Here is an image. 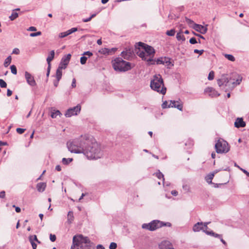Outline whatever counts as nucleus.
<instances>
[{
	"label": "nucleus",
	"mask_w": 249,
	"mask_h": 249,
	"mask_svg": "<svg viewBox=\"0 0 249 249\" xmlns=\"http://www.w3.org/2000/svg\"><path fill=\"white\" fill-rule=\"evenodd\" d=\"M67 147L71 153H83L89 159H98L103 155L99 144L88 135L81 136L68 143Z\"/></svg>",
	"instance_id": "nucleus-1"
},
{
	"label": "nucleus",
	"mask_w": 249,
	"mask_h": 249,
	"mask_svg": "<svg viewBox=\"0 0 249 249\" xmlns=\"http://www.w3.org/2000/svg\"><path fill=\"white\" fill-rule=\"evenodd\" d=\"M135 52L142 60L147 61L148 64H154L155 61L152 58L155 53V50L152 47L139 42L135 46Z\"/></svg>",
	"instance_id": "nucleus-2"
},
{
	"label": "nucleus",
	"mask_w": 249,
	"mask_h": 249,
	"mask_svg": "<svg viewBox=\"0 0 249 249\" xmlns=\"http://www.w3.org/2000/svg\"><path fill=\"white\" fill-rule=\"evenodd\" d=\"M71 249H95L94 244L87 237L82 235L74 236Z\"/></svg>",
	"instance_id": "nucleus-3"
},
{
	"label": "nucleus",
	"mask_w": 249,
	"mask_h": 249,
	"mask_svg": "<svg viewBox=\"0 0 249 249\" xmlns=\"http://www.w3.org/2000/svg\"><path fill=\"white\" fill-rule=\"evenodd\" d=\"M150 87L151 89L162 94L166 93V89L164 86L163 80L161 75L155 74L153 79L151 81Z\"/></svg>",
	"instance_id": "nucleus-4"
},
{
	"label": "nucleus",
	"mask_w": 249,
	"mask_h": 249,
	"mask_svg": "<svg viewBox=\"0 0 249 249\" xmlns=\"http://www.w3.org/2000/svg\"><path fill=\"white\" fill-rule=\"evenodd\" d=\"M112 65L115 71L124 72L131 69V64L124 60L122 58L117 57L112 61Z\"/></svg>",
	"instance_id": "nucleus-5"
},
{
	"label": "nucleus",
	"mask_w": 249,
	"mask_h": 249,
	"mask_svg": "<svg viewBox=\"0 0 249 249\" xmlns=\"http://www.w3.org/2000/svg\"><path fill=\"white\" fill-rule=\"evenodd\" d=\"M164 226L170 227L171 224L169 222L164 223L158 220H154L148 224H143L142 228L150 231H154Z\"/></svg>",
	"instance_id": "nucleus-6"
},
{
	"label": "nucleus",
	"mask_w": 249,
	"mask_h": 249,
	"mask_svg": "<svg viewBox=\"0 0 249 249\" xmlns=\"http://www.w3.org/2000/svg\"><path fill=\"white\" fill-rule=\"evenodd\" d=\"M228 143L223 139H219L215 144V149L217 153H226L230 150Z\"/></svg>",
	"instance_id": "nucleus-7"
},
{
	"label": "nucleus",
	"mask_w": 249,
	"mask_h": 249,
	"mask_svg": "<svg viewBox=\"0 0 249 249\" xmlns=\"http://www.w3.org/2000/svg\"><path fill=\"white\" fill-rule=\"evenodd\" d=\"M81 110V106L79 105H77L76 106L70 108L68 109L65 114V116L66 117H71L73 115H76L80 112Z\"/></svg>",
	"instance_id": "nucleus-8"
},
{
	"label": "nucleus",
	"mask_w": 249,
	"mask_h": 249,
	"mask_svg": "<svg viewBox=\"0 0 249 249\" xmlns=\"http://www.w3.org/2000/svg\"><path fill=\"white\" fill-rule=\"evenodd\" d=\"M133 50L130 48H125L124 51L121 53V55L125 59L129 60L133 56Z\"/></svg>",
	"instance_id": "nucleus-9"
},
{
	"label": "nucleus",
	"mask_w": 249,
	"mask_h": 249,
	"mask_svg": "<svg viewBox=\"0 0 249 249\" xmlns=\"http://www.w3.org/2000/svg\"><path fill=\"white\" fill-rule=\"evenodd\" d=\"M25 77L27 83L31 86L34 87L36 86V84L35 80L34 77L28 71L25 72Z\"/></svg>",
	"instance_id": "nucleus-10"
},
{
	"label": "nucleus",
	"mask_w": 249,
	"mask_h": 249,
	"mask_svg": "<svg viewBox=\"0 0 249 249\" xmlns=\"http://www.w3.org/2000/svg\"><path fill=\"white\" fill-rule=\"evenodd\" d=\"M175 107L178 108L180 111L183 109V104L179 101H170V104L168 105V107Z\"/></svg>",
	"instance_id": "nucleus-11"
},
{
	"label": "nucleus",
	"mask_w": 249,
	"mask_h": 249,
	"mask_svg": "<svg viewBox=\"0 0 249 249\" xmlns=\"http://www.w3.org/2000/svg\"><path fill=\"white\" fill-rule=\"evenodd\" d=\"M207 26L208 25H206V26H204L200 24H196L195 25V26L193 27V29L202 34H205L207 33L208 30L207 28Z\"/></svg>",
	"instance_id": "nucleus-12"
},
{
	"label": "nucleus",
	"mask_w": 249,
	"mask_h": 249,
	"mask_svg": "<svg viewBox=\"0 0 249 249\" xmlns=\"http://www.w3.org/2000/svg\"><path fill=\"white\" fill-rule=\"evenodd\" d=\"M193 231L194 232H198L200 231H202L203 232H204L205 230L204 228L203 223L201 222H197L195 224L193 227Z\"/></svg>",
	"instance_id": "nucleus-13"
},
{
	"label": "nucleus",
	"mask_w": 249,
	"mask_h": 249,
	"mask_svg": "<svg viewBox=\"0 0 249 249\" xmlns=\"http://www.w3.org/2000/svg\"><path fill=\"white\" fill-rule=\"evenodd\" d=\"M157 64H165L168 66L171 64L170 59L168 57H161L158 58L156 61Z\"/></svg>",
	"instance_id": "nucleus-14"
},
{
	"label": "nucleus",
	"mask_w": 249,
	"mask_h": 249,
	"mask_svg": "<svg viewBox=\"0 0 249 249\" xmlns=\"http://www.w3.org/2000/svg\"><path fill=\"white\" fill-rule=\"evenodd\" d=\"M77 31V28H72L71 29H70L66 32L60 33L59 34V37L60 38L65 37Z\"/></svg>",
	"instance_id": "nucleus-15"
},
{
	"label": "nucleus",
	"mask_w": 249,
	"mask_h": 249,
	"mask_svg": "<svg viewBox=\"0 0 249 249\" xmlns=\"http://www.w3.org/2000/svg\"><path fill=\"white\" fill-rule=\"evenodd\" d=\"M235 127H244L246 126V123L243 121L242 118H237L234 123Z\"/></svg>",
	"instance_id": "nucleus-16"
},
{
	"label": "nucleus",
	"mask_w": 249,
	"mask_h": 249,
	"mask_svg": "<svg viewBox=\"0 0 249 249\" xmlns=\"http://www.w3.org/2000/svg\"><path fill=\"white\" fill-rule=\"evenodd\" d=\"M229 82V80L228 78L225 76H223L221 79L217 80V84L219 87H221L224 85L227 86Z\"/></svg>",
	"instance_id": "nucleus-17"
},
{
	"label": "nucleus",
	"mask_w": 249,
	"mask_h": 249,
	"mask_svg": "<svg viewBox=\"0 0 249 249\" xmlns=\"http://www.w3.org/2000/svg\"><path fill=\"white\" fill-rule=\"evenodd\" d=\"M170 246H172L171 243L167 240L162 241L159 245V248L160 249H169Z\"/></svg>",
	"instance_id": "nucleus-18"
},
{
	"label": "nucleus",
	"mask_w": 249,
	"mask_h": 249,
	"mask_svg": "<svg viewBox=\"0 0 249 249\" xmlns=\"http://www.w3.org/2000/svg\"><path fill=\"white\" fill-rule=\"evenodd\" d=\"M205 93H209V95L212 96H218L219 94L212 88H207L205 89Z\"/></svg>",
	"instance_id": "nucleus-19"
},
{
	"label": "nucleus",
	"mask_w": 249,
	"mask_h": 249,
	"mask_svg": "<svg viewBox=\"0 0 249 249\" xmlns=\"http://www.w3.org/2000/svg\"><path fill=\"white\" fill-rule=\"evenodd\" d=\"M46 187V184L44 182H39L36 185V188L38 192H43Z\"/></svg>",
	"instance_id": "nucleus-20"
},
{
	"label": "nucleus",
	"mask_w": 249,
	"mask_h": 249,
	"mask_svg": "<svg viewBox=\"0 0 249 249\" xmlns=\"http://www.w3.org/2000/svg\"><path fill=\"white\" fill-rule=\"evenodd\" d=\"M54 51L52 50L50 52V54L47 58V62L48 66H51V62L53 60L54 56Z\"/></svg>",
	"instance_id": "nucleus-21"
},
{
	"label": "nucleus",
	"mask_w": 249,
	"mask_h": 249,
	"mask_svg": "<svg viewBox=\"0 0 249 249\" xmlns=\"http://www.w3.org/2000/svg\"><path fill=\"white\" fill-rule=\"evenodd\" d=\"M71 58V54H68L66 55H65L61 59V62L63 63L66 66L68 65V64L69 63V61Z\"/></svg>",
	"instance_id": "nucleus-22"
},
{
	"label": "nucleus",
	"mask_w": 249,
	"mask_h": 249,
	"mask_svg": "<svg viewBox=\"0 0 249 249\" xmlns=\"http://www.w3.org/2000/svg\"><path fill=\"white\" fill-rule=\"evenodd\" d=\"M74 220L73 213L72 211H69L67 215V222L71 224Z\"/></svg>",
	"instance_id": "nucleus-23"
},
{
	"label": "nucleus",
	"mask_w": 249,
	"mask_h": 249,
	"mask_svg": "<svg viewBox=\"0 0 249 249\" xmlns=\"http://www.w3.org/2000/svg\"><path fill=\"white\" fill-rule=\"evenodd\" d=\"M61 113L58 110H54L52 112L51 117L52 118H55L57 116H60Z\"/></svg>",
	"instance_id": "nucleus-24"
},
{
	"label": "nucleus",
	"mask_w": 249,
	"mask_h": 249,
	"mask_svg": "<svg viewBox=\"0 0 249 249\" xmlns=\"http://www.w3.org/2000/svg\"><path fill=\"white\" fill-rule=\"evenodd\" d=\"M18 16V13L15 11V10H13L12 12L11 15L9 17V18L11 20L13 21L17 18Z\"/></svg>",
	"instance_id": "nucleus-25"
},
{
	"label": "nucleus",
	"mask_w": 249,
	"mask_h": 249,
	"mask_svg": "<svg viewBox=\"0 0 249 249\" xmlns=\"http://www.w3.org/2000/svg\"><path fill=\"white\" fill-rule=\"evenodd\" d=\"M214 177V174L210 173L206 177V180L209 183H212V179Z\"/></svg>",
	"instance_id": "nucleus-26"
},
{
	"label": "nucleus",
	"mask_w": 249,
	"mask_h": 249,
	"mask_svg": "<svg viewBox=\"0 0 249 249\" xmlns=\"http://www.w3.org/2000/svg\"><path fill=\"white\" fill-rule=\"evenodd\" d=\"M12 58L11 56H8L5 60L4 62V66L5 67H8L11 62Z\"/></svg>",
	"instance_id": "nucleus-27"
},
{
	"label": "nucleus",
	"mask_w": 249,
	"mask_h": 249,
	"mask_svg": "<svg viewBox=\"0 0 249 249\" xmlns=\"http://www.w3.org/2000/svg\"><path fill=\"white\" fill-rule=\"evenodd\" d=\"M185 21L190 27H192L193 28V27L195 26V25L196 24V23H195L194 21L186 17L185 18Z\"/></svg>",
	"instance_id": "nucleus-28"
},
{
	"label": "nucleus",
	"mask_w": 249,
	"mask_h": 249,
	"mask_svg": "<svg viewBox=\"0 0 249 249\" xmlns=\"http://www.w3.org/2000/svg\"><path fill=\"white\" fill-rule=\"evenodd\" d=\"M177 39L178 41H184L185 40V38L184 36L182 34L181 32L178 33L177 34L176 36Z\"/></svg>",
	"instance_id": "nucleus-29"
},
{
	"label": "nucleus",
	"mask_w": 249,
	"mask_h": 249,
	"mask_svg": "<svg viewBox=\"0 0 249 249\" xmlns=\"http://www.w3.org/2000/svg\"><path fill=\"white\" fill-rule=\"evenodd\" d=\"M72 160H73V159L72 158L66 159L65 158H64L62 160V162L64 165H68L69 163H70Z\"/></svg>",
	"instance_id": "nucleus-30"
},
{
	"label": "nucleus",
	"mask_w": 249,
	"mask_h": 249,
	"mask_svg": "<svg viewBox=\"0 0 249 249\" xmlns=\"http://www.w3.org/2000/svg\"><path fill=\"white\" fill-rule=\"evenodd\" d=\"M62 70H60L57 69L56 71V78L57 80H58V81H60V80L61 79V78L62 77Z\"/></svg>",
	"instance_id": "nucleus-31"
},
{
	"label": "nucleus",
	"mask_w": 249,
	"mask_h": 249,
	"mask_svg": "<svg viewBox=\"0 0 249 249\" xmlns=\"http://www.w3.org/2000/svg\"><path fill=\"white\" fill-rule=\"evenodd\" d=\"M156 176L159 178V179H162L163 180V184L164 185V176L162 174V173H161L159 170L158 172H157L156 174Z\"/></svg>",
	"instance_id": "nucleus-32"
},
{
	"label": "nucleus",
	"mask_w": 249,
	"mask_h": 249,
	"mask_svg": "<svg viewBox=\"0 0 249 249\" xmlns=\"http://www.w3.org/2000/svg\"><path fill=\"white\" fill-rule=\"evenodd\" d=\"M225 57L227 58L229 60H230L231 61H235V58L234 57L231 55V54H225Z\"/></svg>",
	"instance_id": "nucleus-33"
},
{
	"label": "nucleus",
	"mask_w": 249,
	"mask_h": 249,
	"mask_svg": "<svg viewBox=\"0 0 249 249\" xmlns=\"http://www.w3.org/2000/svg\"><path fill=\"white\" fill-rule=\"evenodd\" d=\"M88 57L86 56H82L80 58V63L82 65H84L86 63Z\"/></svg>",
	"instance_id": "nucleus-34"
},
{
	"label": "nucleus",
	"mask_w": 249,
	"mask_h": 249,
	"mask_svg": "<svg viewBox=\"0 0 249 249\" xmlns=\"http://www.w3.org/2000/svg\"><path fill=\"white\" fill-rule=\"evenodd\" d=\"M242 77H239V78L236 80V82H233L232 83L233 87H234L237 85H239L242 81Z\"/></svg>",
	"instance_id": "nucleus-35"
},
{
	"label": "nucleus",
	"mask_w": 249,
	"mask_h": 249,
	"mask_svg": "<svg viewBox=\"0 0 249 249\" xmlns=\"http://www.w3.org/2000/svg\"><path fill=\"white\" fill-rule=\"evenodd\" d=\"M166 35L169 36H174L175 34V30L174 29H171L170 30L167 31L166 33Z\"/></svg>",
	"instance_id": "nucleus-36"
},
{
	"label": "nucleus",
	"mask_w": 249,
	"mask_h": 249,
	"mask_svg": "<svg viewBox=\"0 0 249 249\" xmlns=\"http://www.w3.org/2000/svg\"><path fill=\"white\" fill-rule=\"evenodd\" d=\"M10 69H11V72L13 74H16L17 73V68L15 65H13L11 66Z\"/></svg>",
	"instance_id": "nucleus-37"
},
{
	"label": "nucleus",
	"mask_w": 249,
	"mask_h": 249,
	"mask_svg": "<svg viewBox=\"0 0 249 249\" xmlns=\"http://www.w3.org/2000/svg\"><path fill=\"white\" fill-rule=\"evenodd\" d=\"M214 77V72L213 71H211L209 72V75H208V79L209 80H212L213 79Z\"/></svg>",
	"instance_id": "nucleus-38"
},
{
	"label": "nucleus",
	"mask_w": 249,
	"mask_h": 249,
	"mask_svg": "<svg viewBox=\"0 0 249 249\" xmlns=\"http://www.w3.org/2000/svg\"><path fill=\"white\" fill-rule=\"evenodd\" d=\"M0 86L2 88H6L7 86L6 83L3 79H0Z\"/></svg>",
	"instance_id": "nucleus-39"
},
{
	"label": "nucleus",
	"mask_w": 249,
	"mask_h": 249,
	"mask_svg": "<svg viewBox=\"0 0 249 249\" xmlns=\"http://www.w3.org/2000/svg\"><path fill=\"white\" fill-rule=\"evenodd\" d=\"M67 67V66L65 65L62 62H60V63L58 67V69L60 70H62L63 69H65Z\"/></svg>",
	"instance_id": "nucleus-40"
},
{
	"label": "nucleus",
	"mask_w": 249,
	"mask_h": 249,
	"mask_svg": "<svg viewBox=\"0 0 249 249\" xmlns=\"http://www.w3.org/2000/svg\"><path fill=\"white\" fill-rule=\"evenodd\" d=\"M41 34L42 33L41 32L38 31L37 32L31 33L30 35V36L31 37H35V36H40L41 35Z\"/></svg>",
	"instance_id": "nucleus-41"
},
{
	"label": "nucleus",
	"mask_w": 249,
	"mask_h": 249,
	"mask_svg": "<svg viewBox=\"0 0 249 249\" xmlns=\"http://www.w3.org/2000/svg\"><path fill=\"white\" fill-rule=\"evenodd\" d=\"M117 247V245L116 243L112 242L110 243L109 248V249H116Z\"/></svg>",
	"instance_id": "nucleus-42"
},
{
	"label": "nucleus",
	"mask_w": 249,
	"mask_h": 249,
	"mask_svg": "<svg viewBox=\"0 0 249 249\" xmlns=\"http://www.w3.org/2000/svg\"><path fill=\"white\" fill-rule=\"evenodd\" d=\"M182 188L185 192H188L190 191V187L187 184H183Z\"/></svg>",
	"instance_id": "nucleus-43"
},
{
	"label": "nucleus",
	"mask_w": 249,
	"mask_h": 249,
	"mask_svg": "<svg viewBox=\"0 0 249 249\" xmlns=\"http://www.w3.org/2000/svg\"><path fill=\"white\" fill-rule=\"evenodd\" d=\"M93 55V53L89 52V51H87V52H85L83 53V55L84 56H88L89 57L91 56L92 55Z\"/></svg>",
	"instance_id": "nucleus-44"
},
{
	"label": "nucleus",
	"mask_w": 249,
	"mask_h": 249,
	"mask_svg": "<svg viewBox=\"0 0 249 249\" xmlns=\"http://www.w3.org/2000/svg\"><path fill=\"white\" fill-rule=\"evenodd\" d=\"M29 241L32 245L33 249H36V247H37V245L34 242H33V239H29Z\"/></svg>",
	"instance_id": "nucleus-45"
},
{
	"label": "nucleus",
	"mask_w": 249,
	"mask_h": 249,
	"mask_svg": "<svg viewBox=\"0 0 249 249\" xmlns=\"http://www.w3.org/2000/svg\"><path fill=\"white\" fill-rule=\"evenodd\" d=\"M189 42L192 44H195L197 43V41L195 37H192L190 39Z\"/></svg>",
	"instance_id": "nucleus-46"
},
{
	"label": "nucleus",
	"mask_w": 249,
	"mask_h": 249,
	"mask_svg": "<svg viewBox=\"0 0 249 249\" xmlns=\"http://www.w3.org/2000/svg\"><path fill=\"white\" fill-rule=\"evenodd\" d=\"M25 130V129L21 128H17L16 129L17 133H18V134H20L23 133L24 132Z\"/></svg>",
	"instance_id": "nucleus-47"
},
{
	"label": "nucleus",
	"mask_w": 249,
	"mask_h": 249,
	"mask_svg": "<svg viewBox=\"0 0 249 249\" xmlns=\"http://www.w3.org/2000/svg\"><path fill=\"white\" fill-rule=\"evenodd\" d=\"M50 239L52 242H54L56 240V236L54 234H50Z\"/></svg>",
	"instance_id": "nucleus-48"
},
{
	"label": "nucleus",
	"mask_w": 249,
	"mask_h": 249,
	"mask_svg": "<svg viewBox=\"0 0 249 249\" xmlns=\"http://www.w3.org/2000/svg\"><path fill=\"white\" fill-rule=\"evenodd\" d=\"M194 52L195 53H199V55H201L203 53L204 50H199L197 49H195V50H194Z\"/></svg>",
	"instance_id": "nucleus-49"
},
{
	"label": "nucleus",
	"mask_w": 249,
	"mask_h": 249,
	"mask_svg": "<svg viewBox=\"0 0 249 249\" xmlns=\"http://www.w3.org/2000/svg\"><path fill=\"white\" fill-rule=\"evenodd\" d=\"M19 53L20 51L18 48H15L13 50L12 54H18Z\"/></svg>",
	"instance_id": "nucleus-50"
},
{
	"label": "nucleus",
	"mask_w": 249,
	"mask_h": 249,
	"mask_svg": "<svg viewBox=\"0 0 249 249\" xmlns=\"http://www.w3.org/2000/svg\"><path fill=\"white\" fill-rule=\"evenodd\" d=\"M204 232L206 233L207 235H209L211 236H213V234H214V232L213 231H208L206 230L204 231Z\"/></svg>",
	"instance_id": "nucleus-51"
},
{
	"label": "nucleus",
	"mask_w": 249,
	"mask_h": 249,
	"mask_svg": "<svg viewBox=\"0 0 249 249\" xmlns=\"http://www.w3.org/2000/svg\"><path fill=\"white\" fill-rule=\"evenodd\" d=\"M168 102L167 101L164 102L161 105V107L163 108H166L167 107H168Z\"/></svg>",
	"instance_id": "nucleus-52"
},
{
	"label": "nucleus",
	"mask_w": 249,
	"mask_h": 249,
	"mask_svg": "<svg viewBox=\"0 0 249 249\" xmlns=\"http://www.w3.org/2000/svg\"><path fill=\"white\" fill-rule=\"evenodd\" d=\"M102 53L104 54H109L110 53V50L109 49L105 48L104 50L103 51Z\"/></svg>",
	"instance_id": "nucleus-53"
},
{
	"label": "nucleus",
	"mask_w": 249,
	"mask_h": 249,
	"mask_svg": "<svg viewBox=\"0 0 249 249\" xmlns=\"http://www.w3.org/2000/svg\"><path fill=\"white\" fill-rule=\"evenodd\" d=\"M27 30L29 31H36V28L35 27L31 26L27 29Z\"/></svg>",
	"instance_id": "nucleus-54"
},
{
	"label": "nucleus",
	"mask_w": 249,
	"mask_h": 249,
	"mask_svg": "<svg viewBox=\"0 0 249 249\" xmlns=\"http://www.w3.org/2000/svg\"><path fill=\"white\" fill-rule=\"evenodd\" d=\"M29 239H33V242H34V241H37V238L36 235L30 236Z\"/></svg>",
	"instance_id": "nucleus-55"
},
{
	"label": "nucleus",
	"mask_w": 249,
	"mask_h": 249,
	"mask_svg": "<svg viewBox=\"0 0 249 249\" xmlns=\"http://www.w3.org/2000/svg\"><path fill=\"white\" fill-rule=\"evenodd\" d=\"M5 192L4 191H2L0 192V197L3 198L5 197Z\"/></svg>",
	"instance_id": "nucleus-56"
},
{
	"label": "nucleus",
	"mask_w": 249,
	"mask_h": 249,
	"mask_svg": "<svg viewBox=\"0 0 249 249\" xmlns=\"http://www.w3.org/2000/svg\"><path fill=\"white\" fill-rule=\"evenodd\" d=\"M71 87L72 88H75L76 87V80L75 78L72 79Z\"/></svg>",
	"instance_id": "nucleus-57"
},
{
	"label": "nucleus",
	"mask_w": 249,
	"mask_h": 249,
	"mask_svg": "<svg viewBox=\"0 0 249 249\" xmlns=\"http://www.w3.org/2000/svg\"><path fill=\"white\" fill-rule=\"evenodd\" d=\"M210 223V222L203 223L204 228L205 230H206L208 228V225Z\"/></svg>",
	"instance_id": "nucleus-58"
},
{
	"label": "nucleus",
	"mask_w": 249,
	"mask_h": 249,
	"mask_svg": "<svg viewBox=\"0 0 249 249\" xmlns=\"http://www.w3.org/2000/svg\"><path fill=\"white\" fill-rule=\"evenodd\" d=\"M240 169L248 177H249V172L243 168H240Z\"/></svg>",
	"instance_id": "nucleus-59"
},
{
	"label": "nucleus",
	"mask_w": 249,
	"mask_h": 249,
	"mask_svg": "<svg viewBox=\"0 0 249 249\" xmlns=\"http://www.w3.org/2000/svg\"><path fill=\"white\" fill-rule=\"evenodd\" d=\"M13 207L15 208V210H16V212L17 213H20V212L21 209H20V208L19 207H16L15 205H13Z\"/></svg>",
	"instance_id": "nucleus-60"
},
{
	"label": "nucleus",
	"mask_w": 249,
	"mask_h": 249,
	"mask_svg": "<svg viewBox=\"0 0 249 249\" xmlns=\"http://www.w3.org/2000/svg\"><path fill=\"white\" fill-rule=\"evenodd\" d=\"M171 193L174 196H177L178 195V192L176 190L172 191Z\"/></svg>",
	"instance_id": "nucleus-61"
},
{
	"label": "nucleus",
	"mask_w": 249,
	"mask_h": 249,
	"mask_svg": "<svg viewBox=\"0 0 249 249\" xmlns=\"http://www.w3.org/2000/svg\"><path fill=\"white\" fill-rule=\"evenodd\" d=\"M8 143L7 142H2L0 141V146H3V145H7Z\"/></svg>",
	"instance_id": "nucleus-62"
},
{
	"label": "nucleus",
	"mask_w": 249,
	"mask_h": 249,
	"mask_svg": "<svg viewBox=\"0 0 249 249\" xmlns=\"http://www.w3.org/2000/svg\"><path fill=\"white\" fill-rule=\"evenodd\" d=\"M12 94V91L9 89H8L7 91V95L8 96H10Z\"/></svg>",
	"instance_id": "nucleus-63"
},
{
	"label": "nucleus",
	"mask_w": 249,
	"mask_h": 249,
	"mask_svg": "<svg viewBox=\"0 0 249 249\" xmlns=\"http://www.w3.org/2000/svg\"><path fill=\"white\" fill-rule=\"evenodd\" d=\"M96 249H105V248L102 245H98Z\"/></svg>",
	"instance_id": "nucleus-64"
}]
</instances>
